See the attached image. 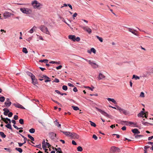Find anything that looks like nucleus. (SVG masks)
<instances>
[{
    "label": "nucleus",
    "instance_id": "f257e3e1",
    "mask_svg": "<svg viewBox=\"0 0 153 153\" xmlns=\"http://www.w3.org/2000/svg\"><path fill=\"white\" fill-rule=\"evenodd\" d=\"M20 10L24 13L30 14L32 13L31 9L26 7H23L20 9Z\"/></svg>",
    "mask_w": 153,
    "mask_h": 153
},
{
    "label": "nucleus",
    "instance_id": "f03ea898",
    "mask_svg": "<svg viewBox=\"0 0 153 153\" xmlns=\"http://www.w3.org/2000/svg\"><path fill=\"white\" fill-rule=\"evenodd\" d=\"M81 59H84L88 62L89 64L91 65L93 68L95 69L98 67V65L91 60H88L87 59H85L83 58H81Z\"/></svg>",
    "mask_w": 153,
    "mask_h": 153
},
{
    "label": "nucleus",
    "instance_id": "7ed1b4c3",
    "mask_svg": "<svg viewBox=\"0 0 153 153\" xmlns=\"http://www.w3.org/2000/svg\"><path fill=\"white\" fill-rule=\"evenodd\" d=\"M39 28L40 30L43 32L48 34H50V32L48 30V28L44 25H41Z\"/></svg>",
    "mask_w": 153,
    "mask_h": 153
},
{
    "label": "nucleus",
    "instance_id": "20e7f679",
    "mask_svg": "<svg viewBox=\"0 0 153 153\" xmlns=\"http://www.w3.org/2000/svg\"><path fill=\"white\" fill-rule=\"evenodd\" d=\"M32 4L35 9L38 8L40 6V4L36 0H34L32 2Z\"/></svg>",
    "mask_w": 153,
    "mask_h": 153
},
{
    "label": "nucleus",
    "instance_id": "39448f33",
    "mask_svg": "<svg viewBox=\"0 0 153 153\" xmlns=\"http://www.w3.org/2000/svg\"><path fill=\"white\" fill-rule=\"evenodd\" d=\"M11 13L5 11L3 14L4 18V19H6L11 17L12 15H13Z\"/></svg>",
    "mask_w": 153,
    "mask_h": 153
},
{
    "label": "nucleus",
    "instance_id": "423d86ee",
    "mask_svg": "<svg viewBox=\"0 0 153 153\" xmlns=\"http://www.w3.org/2000/svg\"><path fill=\"white\" fill-rule=\"evenodd\" d=\"M95 108L99 112H100L101 114L104 115V116L108 117L110 118V116L108 114L105 112V111L101 110V109L98 108L97 107H95Z\"/></svg>",
    "mask_w": 153,
    "mask_h": 153
},
{
    "label": "nucleus",
    "instance_id": "0eeeda50",
    "mask_svg": "<svg viewBox=\"0 0 153 153\" xmlns=\"http://www.w3.org/2000/svg\"><path fill=\"white\" fill-rule=\"evenodd\" d=\"M81 27L83 28L84 30L87 32L88 33L90 34L91 33V30L88 27L81 26Z\"/></svg>",
    "mask_w": 153,
    "mask_h": 153
},
{
    "label": "nucleus",
    "instance_id": "6e6552de",
    "mask_svg": "<svg viewBox=\"0 0 153 153\" xmlns=\"http://www.w3.org/2000/svg\"><path fill=\"white\" fill-rule=\"evenodd\" d=\"M70 137L73 139H78L79 137V135L74 133H72L70 135Z\"/></svg>",
    "mask_w": 153,
    "mask_h": 153
},
{
    "label": "nucleus",
    "instance_id": "1a4fd4ad",
    "mask_svg": "<svg viewBox=\"0 0 153 153\" xmlns=\"http://www.w3.org/2000/svg\"><path fill=\"white\" fill-rule=\"evenodd\" d=\"M117 109L119 110L121 113H123L124 114L126 115L128 114L126 110L123 109L119 106H117Z\"/></svg>",
    "mask_w": 153,
    "mask_h": 153
},
{
    "label": "nucleus",
    "instance_id": "9d476101",
    "mask_svg": "<svg viewBox=\"0 0 153 153\" xmlns=\"http://www.w3.org/2000/svg\"><path fill=\"white\" fill-rule=\"evenodd\" d=\"M31 79L32 81V83L33 85H36V84H38L37 80L35 77V76L32 77Z\"/></svg>",
    "mask_w": 153,
    "mask_h": 153
},
{
    "label": "nucleus",
    "instance_id": "9b49d317",
    "mask_svg": "<svg viewBox=\"0 0 153 153\" xmlns=\"http://www.w3.org/2000/svg\"><path fill=\"white\" fill-rule=\"evenodd\" d=\"M97 78L98 79V80H100L101 79H105V76L100 73L99 74Z\"/></svg>",
    "mask_w": 153,
    "mask_h": 153
},
{
    "label": "nucleus",
    "instance_id": "f8f14e48",
    "mask_svg": "<svg viewBox=\"0 0 153 153\" xmlns=\"http://www.w3.org/2000/svg\"><path fill=\"white\" fill-rule=\"evenodd\" d=\"M13 104L16 107L22 109H25V108L24 107L22 106V105L19 103H13Z\"/></svg>",
    "mask_w": 153,
    "mask_h": 153
},
{
    "label": "nucleus",
    "instance_id": "ddd939ff",
    "mask_svg": "<svg viewBox=\"0 0 153 153\" xmlns=\"http://www.w3.org/2000/svg\"><path fill=\"white\" fill-rule=\"evenodd\" d=\"M111 150L113 152L117 151L118 152H120V149L119 148L115 146H112L111 148Z\"/></svg>",
    "mask_w": 153,
    "mask_h": 153
},
{
    "label": "nucleus",
    "instance_id": "4468645a",
    "mask_svg": "<svg viewBox=\"0 0 153 153\" xmlns=\"http://www.w3.org/2000/svg\"><path fill=\"white\" fill-rule=\"evenodd\" d=\"M96 50L94 48H91L90 50H88L87 51L88 53L91 54V52H93L95 54L96 53Z\"/></svg>",
    "mask_w": 153,
    "mask_h": 153
},
{
    "label": "nucleus",
    "instance_id": "2eb2a0df",
    "mask_svg": "<svg viewBox=\"0 0 153 153\" xmlns=\"http://www.w3.org/2000/svg\"><path fill=\"white\" fill-rule=\"evenodd\" d=\"M60 131L62 133H63L64 134H65V135L68 136H70L71 135V132L69 131H62L61 130H60Z\"/></svg>",
    "mask_w": 153,
    "mask_h": 153
},
{
    "label": "nucleus",
    "instance_id": "dca6fc26",
    "mask_svg": "<svg viewBox=\"0 0 153 153\" xmlns=\"http://www.w3.org/2000/svg\"><path fill=\"white\" fill-rule=\"evenodd\" d=\"M3 110L4 111V114L5 116H7V113L9 112V111L7 108H4L3 109Z\"/></svg>",
    "mask_w": 153,
    "mask_h": 153
},
{
    "label": "nucleus",
    "instance_id": "f3484780",
    "mask_svg": "<svg viewBox=\"0 0 153 153\" xmlns=\"http://www.w3.org/2000/svg\"><path fill=\"white\" fill-rule=\"evenodd\" d=\"M145 112H144L143 111H142L140 112L138 114V117H143L145 114Z\"/></svg>",
    "mask_w": 153,
    "mask_h": 153
},
{
    "label": "nucleus",
    "instance_id": "a211bd4d",
    "mask_svg": "<svg viewBox=\"0 0 153 153\" xmlns=\"http://www.w3.org/2000/svg\"><path fill=\"white\" fill-rule=\"evenodd\" d=\"M36 28V27L35 26H34L28 32L30 33H32Z\"/></svg>",
    "mask_w": 153,
    "mask_h": 153
},
{
    "label": "nucleus",
    "instance_id": "6ab92c4d",
    "mask_svg": "<svg viewBox=\"0 0 153 153\" xmlns=\"http://www.w3.org/2000/svg\"><path fill=\"white\" fill-rule=\"evenodd\" d=\"M75 37L76 36L75 35H70L68 36V39H71L74 41Z\"/></svg>",
    "mask_w": 153,
    "mask_h": 153
},
{
    "label": "nucleus",
    "instance_id": "aec40b11",
    "mask_svg": "<svg viewBox=\"0 0 153 153\" xmlns=\"http://www.w3.org/2000/svg\"><path fill=\"white\" fill-rule=\"evenodd\" d=\"M128 31L129 32H131L133 34H134L135 35H137V34L135 32V31H136L135 30H134L132 28H128Z\"/></svg>",
    "mask_w": 153,
    "mask_h": 153
},
{
    "label": "nucleus",
    "instance_id": "412c9836",
    "mask_svg": "<svg viewBox=\"0 0 153 153\" xmlns=\"http://www.w3.org/2000/svg\"><path fill=\"white\" fill-rule=\"evenodd\" d=\"M26 73L28 76L30 77L31 78L34 76V75L33 74L29 71H27L26 72Z\"/></svg>",
    "mask_w": 153,
    "mask_h": 153
},
{
    "label": "nucleus",
    "instance_id": "4be33fe9",
    "mask_svg": "<svg viewBox=\"0 0 153 153\" xmlns=\"http://www.w3.org/2000/svg\"><path fill=\"white\" fill-rule=\"evenodd\" d=\"M11 102H5L4 104L7 107H8L11 105Z\"/></svg>",
    "mask_w": 153,
    "mask_h": 153
},
{
    "label": "nucleus",
    "instance_id": "5701e85b",
    "mask_svg": "<svg viewBox=\"0 0 153 153\" xmlns=\"http://www.w3.org/2000/svg\"><path fill=\"white\" fill-rule=\"evenodd\" d=\"M107 100L109 101H111L113 103H114V104H116L117 102L114 99H111L110 98H108Z\"/></svg>",
    "mask_w": 153,
    "mask_h": 153
},
{
    "label": "nucleus",
    "instance_id": "b1692460",
    "mask_svg": "<svg viewBox=\"0 0 153 153\" xmlns=\"http://www.w3.org/2000/svg\"><path fill=\"white\" fill-rule=\"evenodd\" d=\"M54 123H55L56 126H57L58 127L61 128V125L59 123L57 120L54 121Z\"/></svg>",
    "mask_w": 153,
    "mask_h": 153
},
{
    "label": "nucleus",
    "instance_id": "393cba45",
    "mask_svg": "<svg viewBox=\"0 0 153 153\" xmlns=\"http://www.w3.org/2000/svg\"><path fill=\"white\" fill-rule=\"evenodd\" d=\"M50 134L51 135V138L52 139H54L55 137H56V134H54L53 132H52Z\"/></svg>",
    "mask_w": 153,
    "mask_h": 153
},
{
    "label": "nucleus",
    "instance_id": "a878e982",
    "mask_svg": "<svg viewBox=\"0 0 153 153\" xmlns=\"http://www.w3.org/2000/svg\"><path fill=\"white\" fill-rule=\"evenodd\" d=\"M5 127L11 130H12V128L11 127V126L10 124V123H9L8 124H7V125H5Z\"/></svg>",
    "mask_w": 153,
    "mask_h": 153
},
{
    "label": "nucleus",
    "instance_id": "bb28decb",
    "mask_svg": "<svg viewBox=\"0 0 153 153\" xmlns=\"http://www.w3.org/2000/svg\"><path fill=\"white\" fill-rule=\"evenodd\" d=\"M138 131V129L137 128H134V129L131 130V131L135 134H137Z\"/></svg>",
    "mask_w": 153,
    "mask_h": 153
},
{
    "label": "nucleus",
    "instance_id": "cd10ccee",
    "mask_svg": "<svg viewBox=\"0 0 153 153\" xmlns=\"http://www.w3.org/2000/svg\"><path fill=\"white\" fill-rule=\"evenodd\" d=\"M89 122L90 123V124L92 126H94V127H95L96 126V124L91 121H89Z\"/></svg>",
    "mask_w": 153,
    "mask_h": 153
},
{
    "label": "nucleus",
    "instance_id": "c85d7f7f",
    "mask_svg": "<svg viewBox=\"0 0 153 153\" xmlns=\"http://www.w3.org/2000/svg\"><path fill=\"white\" fill-rule=\"evenodd\" d=\"M15 149L18 151L20 153H22V149L19 148H16Z\"/></svg>",
    "mask_w": 153,
    "mask_h": 153
},
{
    "label": "nucleus",
    "instance_id": "c756f323",
    "mask_svg": "<svg viewBox=\"0 0 153 153\" xmlns=\"http://www.w3.org/2000/svg\"><path fill=\"white\" fill-rule=\"evenodd\" d=\"M72 107L73 108L74 110L75 111H77L79 110V108L77 107L76 106H74V105L72 106Z\"/></svg>",
    "mask_w": 153,
    "mask_h": 153
},
{
    "label": "nucleus",
    "instance_id": "7c9ffc66",
    "mask_svg": "<svg viewBox=\"0 0 153 153\" xmlns=\"http://www.w3.org/2000/svg\"><path fill=\"white\" fill-rule=\"evenodd\" d=\"M133 78H135L136 80L139 79H140V78L139 76H136L135 75H134L133 76Z\"/></svg>",
    "mask_w": 153,
    "mask_h": 153
},
{
    "label": "nucleus",
    "instance_id": "2f4dec72",
    "mask_svg": "<svg viewBox=\"0 0 153 153\" xmlns=\"http://www.w3.org/2000/svg\"><path fill=\"white\" fill-rule=\"evenodd\" d=\"M0 134L3 138H4L6 137V136L4 133L2 132H0Z\"/></svg>",
    "mask_w": 153,
    "mask_h": 153
},
{
    "label": "nucleus",
    "instance_id": "473e14b6",
    "mask_svg": "<svg viewBox=\"0 0 153 153\" xmlns=\"http://www.w3.org/2000/svg\"><path fill=\"white\" fill-rule=\"evenodd\" d=\"M22 52L25 53H28L27 51V49L26 48H23L22 50Z\"/></svg>",
    "mask_w": 153,
    "mask_h": 153
},
{
    "label": "nucleus",
    "instance_id": "72a5a7b5",
    "mask_svg": "<svg viewBox=\"0 0 153 153\" xmlns=\"http://www.w3.org/2000/svg\"><path fill=\"white\" fill-rule=\"evenodd\" d=\"M77 151L79 152H82V147L79 146L77 148Z\"/></svg>",
    "mask_w": 153,
    "mask_h": 153
},
{
    "label": "nucleus",
    "instance_id": "f704fd0d",
    "mask_svg": "<svg viewBox=\"0 0 153 153\" xmlns=\"http://www.w3.org/2000/svg\"><path fill=\"white\" fill-rule=\"evenodd\" d=\"M29 131L31 133H33L35 132V129L33 128H31L29 130Z\"/></svg>",
    "mask_w": 153,
    "mask_h": 153
},
{
    "label": "nucleus",
    "instance_id": "c9c22d12",
    "mask_svg": "<svg viewBox=\"0 0 153 153\" xmlns=\"http://www.w3.org/2000/svg\"><path fill=\"white\" fill-rule=\"evenodd\" d=\"M96 37L97 38V39H98L99 41L101 42H103V39L102 38L100 37L99 36H96Z\"/></svg>",
    "mask_w": 153,
    "mask_h": 153
},
{
    "label": "nucleus",
    "instance_id": "e433bc0d",
    "mask_svg": "<svg viewBox=\"0 0 153 153\" xmlns=\"http://www.w3.org/2000/svg\"><path fill=\"white\" fill-rule=\"evenodd\" d=\"M28 137L32 141H34V138L31 136L30 134H28L27 135Z\"/></svg>",
    "mask_w": 153,
    "mask_h": 153
},
{
    "label": "nucleus",
    "instance_id": "4c0bfd02",
    "mask_svg": "<svg viewBox=\"0 0 153 153\" xmlns=\"http://www.w3.org/2000/svg\"><path fill=\"white\" fill-rule=\"evenodd\" d=\"M127 123V122L126 121H121L120 122L123 125H124L125 124L127 125V124L126 123Z\"/></svg>",
    "mask_w": 153,
    "mask_h": 153
},
{
    "label": "nucleus",
    "instance_id": "58836bf2",
    "mask_svg": "<svg viewBox=\"0 0 153 153\" xmlns=\"http://www.w3.org/2000/svg\"><path fill=\"white\" fill-rule=\"evenodd\" d=\"M48 61V60L47 59H43V60H41L39 61L40 62H45V63H47Z\"/></svg>",
    "mask_w": 153,
    "mask_h": 153
},
{
    "label": "nucleus",
    "instance_id": "ea45409f",
    "mask_svg": "<svg viewBox=\"0 0 153 153\" xmlns=\"http://www.w3.org/2000/svg\"><path fill=\"white\" fill-rule=\"evenodd\" d=\"M5 100V98L4 97H0V101L1 102H3Z\"/></svg>",
    "mask_w": 153,
    "mask_h": 153
},
{
    "label": "nucleus",
    "instance_id": "a19ab883",
    "mask_svg": "<svg viewBox=\"0 0 153 153\" xmlns=\"http://www.w3.org/2000/svg\"><path fill=\"white\" fill-rule=\"evenodd\" d=\"M145 119H143V121H142V123L143 125H146V124H147V123H148V124H149L150 125H152V124H151V123H149L147 122H144V121L145 120Z\"/></svg>",
    "mask_w": 153,
    "mask_h": 153
},
{
    "label": "nucleus",
    "instance_id": "79ce46f5",
    "mask_svg": "<svg viewBox=\"0 0 153 153\" xmlns=\"http://www.w3.org/2000/svg\"><path fill=\"white\" fill-rule=\"evenodd\" d=\"M62 88L63 90L66 91L68 89V88L67 86L66 85H63L62 87Z\"/></svg>",
    "mask_w": 153,
    "mask_h": 153
},
{
    "label": "nucleus",
    "instance_id": "37998d69",
    "mask_svg": "<svg viewBox=\"0 0 153 153\" xmlns=\"http://www.w3.org/2000/svg\"><path fill=\"white\" fill-rule=\"evenodd\" d=\"M19 123L21 124H24V120L23 119H21L19 120Z\"/></svg>",
    "mask_w": 153,
    "mask_h": 153
},
{
    "label": "nucleus",
    "instance_id": "c03bdc74",
    "mask_svg": "<svg viewBox=\"0 0 153 153\" xmlns=\"http://www.w3.org/2000/svg\"><path fill=\"white\" fill-rule=\"evenodd\" d=\"M4 149L5 150H6L8 152H11V151H12L10 149L8 148H4Z\"/></svg>",
    "mask_w": 153,
    "mask_h": 153
},
{
    "label": "nucleus",
    "instance_id": "a18cd8bd",
    "mask_svg": "<svg viewBox=\"0 0 153 153\" xmlns=\"http://www.w3.org/2000/svg\"><path fill=\"white\" fill-rule=\"evenodd\" d=\"M41 77L42 78L44 77L45 78V79H50V78L49 77L45 75H43L42 76H41Z\"/></svg>",
    "mask_w": 153,
    "mask_h": 153
},
{
    "label": "nucleus",
    "instance_id": "49530a36",
    "mask_svg": "<svg viewBox=\"0 0 153 153\" xmlns=\"http://www.w3.org/2000/svg\"><path fill=\"white\" fill-rule=\"evenodd\" d=\"M140 97H144V93L143 92H141L140 93Z\"/></svg>",
    "mask_w": 153,
    "mask_h": 153
},
{
    "label": "nucleus",
    "instance_id": "de8ad7c7",
    "mask_svg": "<svg viewBox=\"0 0 153 153\" xmlns=\"http://www.w3.org/2000/svg\"><path fill=\"white\" fill-rule=\"evenodd\" d=\"M59 79L57 78H55L54 80L53 81V82H59Z\"/></svg>",
    "mask_w": 153,
    "mask_h": 153
},
{
    "label": "nucleus",
    "instance_id": "09e8293b",
    "mask_svg": "<svg viewBox=\"0 0 153 153\" xmlns=\"http://www.w3.org/2000/svg\"><path fill=\"white\" fill-rule=\"evenodd\" d=\"M80 39L79 37H77L76 38H75V39L74 40V41H76L77 42H78L80 40Z\"/></svg>",
    "mask_w": 153,
    "mask_h": 153
},
{
    "label": "nucleus",
    "instance_id": "8fccbe9b",
    "mask_svg": "<svg viewBox=\"0 0 153 153\" xmlns=\"http://www.w3.org/2000/svg\"><path fill=\"white\" fill-rule=\"evenodd\" d=\"M2 120H3L7 124L8 123V121L5 120V118L3 117L2 118Z\"/></svg>",
    "mask_w": 153,
    "mask_h": 153
},
{
    "label": "nucleus",
    "instance_id": "3c124183",
    "mask_svg": "<svg viewBox=\"0 0 153 153\" xmlns=\"http://www.w3.org/2000/svg\"><path fill=\"white\" fill-rule=\"evenodd\" d=\"M93 138H94L95 140H97V137L95 134H94L93 136Z\"/></svg>",
    "mask_w": 153,
    "mask_h": 153
},
{
    "label": "nucleus",
    "instance_id": "603ef678",
    "mask_svg": "<svg viewBox=\"0 0 153 153\" xmlns=\"http://www.w3.org/2000/svg\"><path fill=\"white\" fill-rule=\"evenodd\" d=\"M34 146L36 148H40L41 147V145L40 144L38 145H36L35 146Z\"/></svg>",
    "mask_w": 153,
    "mask_h": 153
},
{
    "label": "nucleus",
    "instance_id": "864d4df0",
    "mask_svg": "<svg viewBox=\"0 0 153 153\" xmlns=\"http://www.w3.org/2000/svg\"><path fill=\"white\" fill-rule=\"evenodd\" d=\"M13 115V113L12 112H9L8 114V116L9 117H11Z\"/></svg>",
    "mask_w": 153,
    "mask_h": 153
},
{
    "label": "nucleus",
    "instance_id": "5fc2aeb1",
    "mask_svg": "<svg viewBox=\"0 0 153 153\" xmlns=\"http://www.w3.org/2000/svg\"><path fill=\"white\" fill-rule=\"evenodd\" d=\"M149 146H144V150H147V149H149Z\"/></svg>",
    "mask_w": 153,
    "mask_h": 153
},
{
    "label": "nucleus",
    "instance_id": "6e6d98bb",
    "mask_svg": "<svg viewBox=\"0 0 153 153\" xmlns=\"http://www.w3.org/2000/svg\"><path fill=\"white\" fill-rule=\"evenodd\" d=\"M62 66L61 65H60L59 66L57 67H56V69L57 70H59V69H61L62 68Z\"/></svg>",
    "mask_w": 153,
    "mask_h": 153
},
{
    "label": "nucleus",
    "instance_id": "4d7b16f0",
    "mask_svg": "<svg viewBox=\"0 0 153 153\" xmlns=\"http://www.w3.org/2000/svg\"><path fill=\"white\" fill-rule=\"evenodd\" d=\"M45 144H46V146H48V148H49V147H50L51 146V145H50L49 143H48L47 142H46Z\"/></svg>",
    "mask_w": 153,
    "mask_h": 153
},
{
    "label": "nucleus",
    "instance_id": "13d9d810",
    "mask_svg": "<svg viewBox=\"0 0 153 153\" xmlns=\"http://www.w3.org/2000/svg\"><path fill=\"white\" fill-rule=\"evenodd\" d=\"M42 147L44 149H46L45 148L46 147V145L45 144H42Z\"/></svg>",
    "mask_w": 153,
    "mask_h": 153
},
{
    "label": "nucleus",
    "instance_id": "bf43d9fd",
    "mask_svg": "<svg viewBox=\"0 0 153 153\" xmlns=\"http://www.w3.org/2000/svg\"><path fill=\"white\" fill-rule=\"evenodd\" d=\"M73 91L75 92H76L77 91V89L76 87H74L73 89Z\"/></svg>",
    "mask_w": 153,
    "mask_h": 153
},
{
    "label": "nucleus",
    "instance_id": "052dcab7",
    "mask_svg": "<svg viewBox=\"0 0 153 153\" xmlns=\"http://www.w3.org/2000/svg\"><path fill=\"white\" fill-rule=\"evenodd\" d=\"M72 144L74 145H76V142L74 140H73L72 141Z\"/></svg>",
    "mask_w": 153,
    "mask_h": 153
},
{
    "label": "nucleus",
    "instance_id": "680f3d73",
    "mask_svg": "<svg viewBox=\"0 0 153 153\" xmlns=\"http://www.w3.org/2000/svg\"><path fill=\"white\" fill-rule=\"evenodd\" d=\"M18 144H19V146L21 147L24 144V143H18Z\"/></svg>",
    "mask_w": 153,
    "mask_h": 153
},
{
    "label": "nucleus",
    "instance_id": "e2e57ef3",
    "mask_svg": "<svg viewBox=\"0 0 153 153\" xmlns=\"http://www.w3.org/2000/svg\"><path fill=\"white\" fill-rule=\"evenodd\" d=\"M14 119L15 120H17L18 119V116L17 115H15L14 117Z\"/></svg>",
    "mask_w": 153,
    "mask_h": 153
},
{
    "label": "nucleus",
    "instance_id": "0e129e2a",
    "mask_svg": "<svg viewBox=\"0 0 153 153\" xmlns=\"http://www.w3.org/2000/svg\"><path fill=\"white\" fill-rule=\"evenodd\" d=\"M77 14L76 13H74V14H73V16L74 19H75L74 17H76L77 16Z\"/></svg>",
    "mask_w": 153,
    "mask_h": 153
},
{
    "label": "nucleus",
    "instance_id": "69168bd1",
    "mask_svg": "<svg viewBox=\"0 0 153 153\" xmlns=\"http://www.w3.org/2000/svg\"><path fill=\"white\" fill-rule=\"evenodd\" d=\"M68 85L71 87H74V86L71 83H68Z\"/></svg>",
    "mask_w": 153,
    "mask_h": 153
},
{
    "label": "nucleus",
    "instance_id": "338daca9",
    "mask_svg": "<svg viewBox=\"0 0 153 153\" xmlns=\"http://www.w3.org/2000/svg\"><path fill=\"white\" fill-rule=\"evenodd\" d=\"M46 79L45 81V82H50L51 80L50 79Z\"/></svg>",
    "mask_w": 153,
    "mask_h": 153
},
{
    "label": "nucleus",
    "instance_id": "774afa93",
    "mask_svg": "<svg viewBox=\"0 0 153 153\" xmlns=\"http://www.w3.org/2000/svg\"><path fill=\"white\" fill-rule=\"evenodd\" d=\"M153 138V136H151V137H149V138H148V140H152V139Z\"/></svg>",
    "mask_w": 153,
    "mask_h": 153
}]
</instances>
